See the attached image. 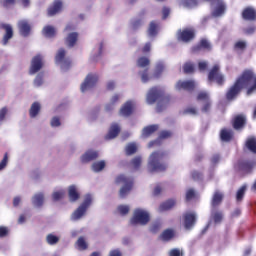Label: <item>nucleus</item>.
I'll return each instance as SVG.
<instances>
[{
  "label": "nucleus",
  "instance_id": "39",
  "mask_svg": "<svg viewBox=\"0 0 256 256\" xmlns=\"http://www.w3.org/2000/svg\"><path fill=\"white\" fill-rule=\"evenodd\" d=\"M138 148H137V144L135 143H129L127 144L126 148H125V153L128 157H130V155H135V153H137Z\"/></svg>",
  "mask_w": 256,
  "mask_h": 256
},
{
  "label": "nucleus",
  "instance_id": "43",
  "mask_svg": "<svg viewBox=\"0 0 256 256\" xmlns=\"http://www.w3.org/2000/svg\"><path fill=\"white\" fill-rule=\"evenodd\" d=\"M104 169H105V161L104 160H101V161H98V162H94L92 164V170L95 173H99L100 171H103Z\"/></svg>",
  "mask_w": 256,
  "mask_h": 256
},
{
  "label": "nucleus",
  "instance_id": "3",
  "mask_svg": "<svg viewBox=\"0 0 256 256\" xmlns=\"http://www.w3.org/2000/svg\"><path fill=\"white\" fill-rule=\"evenodd\" d=\"M158 99H161V101H159L157 103L156 110L158 113H161V111H163L164 107H167V105H169V103L171 101V97H169V96L163 97V90H161L157 87L151 88L148 91V94L146 97V101H147L148 105H153V103H156Z\"/></svg>",
  "mask_w": 256,
  "mask_h": 256
},
{
  "label": "nucleus",
  "instance_id": "64",
  "mask_svg": "<svg viewBox=\"0 0 256 256\" xmlns=\"http://www.w3.org/2000/svg\"><path fill=\"white\" fill-rule=\"evenodd\" d=\"M255 30H256V26L252 25V26L245 28L243 30V32L245 33V35H253V33H255Z\"/></svg>",
  "mask_w": 256,
  "mask_h": 256
},
{
  "label": "nucleus",
  "instance_id": "12",
  "mask_svg": "<svg viewBox=\"0 0 256 256\" xmlns=\"http://www.w3.org/2000/svg\"><path fill=\"white\" fill-rule=\"evenodd\" d=\"M195 39V29L186 28L178 32V41L182 43H191Z\"/></svg>",
  "mask_w": 256,
  "mask_h": 256
},
{
  "label": "nucleus",
  "instance_id": "55",
  "mask_svg": "<svg viewBox=\"0 0 256 256\" xmlns=\"http://www.w3.org/2000/svg\"><path fill=\"white\" fill-rule=\"evenodd\" d=\"M161 230V222H155L150 226L151 233H159Z\"/></svg>",
  "mask_w": 256,
  "mask_h": 256
},
{
  "label": "nucleus",
  "instance_id": "9",
  "mask_svg": "<svg viewBox=\"0 0 256 256\" xmlns=\"http://www.w3.org/2000/svg\"><path fill=\"white\" fill-rule=\"evenodd\" d=\"M149 213L142 209H136L130 220L131 225H147L149 223Z\"/></svg>",
  "mask_w": 256,
  "mask_h": 256
},
{
  "label": "nucleus",
  "instance_id": "56",
  "mask_svg": "<svg viewBox=\"0 0 256 256\" xmlns=\"http://www.w3.org/2000/svg\"><path fill=\"white\" fill-rule=\"evenodd\" d=\"M201 111L202 113H209V111H211V100L204 102L201 107Z\"/></svg>",
  "mask_w": 256,
  "mask_h": 256
},
{
  "label": "nucleus",
  "instance_id": "37",
  "mask_svg": "<svg viewBox=\"0 0 256 256\" xmlns=\"http://www.w3.org/2000/svg\"><path fill=\"white\" fill-rule=\"evenodd\" d=\"M175 237V231L173 229H166L161 234L162 241H171Z\"/></svg>",
  "mask_w": 256,
  "mask_h": 256
},
{
  "label": "nucleus",
  "instance_id": "44",
  "mask_svg": "<svg viewBox=\"0 0 256 256\" xmlns=\"http://www.w3.org/2000/svg\"><path fill=\"white\" fill-rule=\"evenodd\" d=\"M76 245H77L79 251H85L89 247L87 245V242L85 241L84 237H79L77 242H76Z\"/></svg>",
  "mask_w": 256,
  "mask_h": 256
},
{
  "label": "nucleus",
  "instance_id": "28",
  "mask_svg": "<svg viewBox=\"0 0 256 256\" xmlns=\"http://www.w3.org/2000/svg\"><path fill=\"white\" fill-rule=\"evenodd\" d=\"M156 131H159V125L157 124L148 125L144 127L142 130V138L148 139V137L150 135H153V133H155Z\"/></svg>",
  "mask_w": 256,
  "mask_h": 256
},
{
  "label": "nucleus",
  "instance_id": "30",
  "mask_svg": "<svg viewBox=\"0 0 256 256\" xmlns=\"http://www.w3.org/2000/svg\"><path fill=\"white\" fill-rule=\"evenodd\" d=\"M220 139L225 143H229V141L233 140V130H229L227 128H223L220 131Z\"/></svg>",
  "mask_w": 256,
  "mask_h": 256
},
{
  "label": "nucleus",
  "instance_id": "62",
  "mask_svg": "<svg viewBox=\"0 0 256 256\" xmlns=\"http://www.w3.org/2000/svg\"><path fill=\"white\" fill-rule=\"evenodd\" d=\"M65 195V192L63 191H57V192H54L52 197H53V200L54 201H59V199H63V196Z\"/></svg>",
  "mask_w": 256,
  "mask_h": 256
},
{
  "label": "nucleus",
  "instance_id": "46",
  "mask_svg": "<svg viewBox=\"0 0 256 256\" xmlns=\"http://www.w3.org/2000/svg\"><path fill=\"white\" fill-rule=\"evenodd\" d=\"M17 3V0H2L0 2V5L4 9H11V7H15V4Z\"/></svg>",
  "mask_w": 256,
  "mask_h": 256
},
{
  "label": "nucleus",
  "instance_id": "10",
  "mask_svg": "<svg viewBox=\"0 0 256 256\" xmlns=\"http://www.w3.org/2000/svg\"><path fill=\"white\" fill-rule=\"evenodd\" d=\"M97 81H99V76H97V74H88L80 87L82 93L89 91V89H93V87L97 85Z\"/></svg>",
  "mask_w": 256,
  "mask_h": 256
},
{
  "label": "nucleus",
  "instance_id": "35",
  "mask_svg": "<svg viewBox=\"0 0 256 256\" xmlns=\"http://www.w3.org/2000/svg\"><path fill=\"white\" fill-rule=\"evenodd\" d=\"M225 3H223V1H219L217 7L215 8V10L213 11V16L214 17H221V15H223V13H225Z\"/></svg>",
  "mask_w": 256,
  "mask_h": 256
},
{
  "label": "nucleus",
  "instance_id": "29",
  "mask_svg": "<svg viewBox=\"0 0 256 256\" xmlns=\"http://www.w3.org/2000/svg\"><path fill=\"white\" fill-rule=\"evenodd\" d=\"M177 205V201L175 199H168L159 206V211L163 213V211H171L173 207Z\"/></svg>",
  "mask_w": 256,
  "mask_h": 256
},
{
  "label": "nucleus",
  "instance_id": "19",
  "mask_svg": "<svg viewBox=\"0 0 256 256\" xmlns=\"http://www.w3.org/2000/svg\"><path fill=\"white\" fill-rule=\"evenodd\" d=\"M176 89L177 91H194L195 90V81L193 80H187V81H181L179 80L176 83Z\"/></svg>",
  "mask_w": 256,
  "mask_h": 256
},
{
  "label": "nucleus",
  "instance_id": "58",
  "mask_svg": "<svg viewBox=\"0 0 256 256\" xmlns=\"http://www.w3.org/2000/svg\"><path fill=\"white\" fill-rule=\"evenodd\" d=\"M35 87H41L43 85V74H38L34 80Z\"/></svg>",
  "mask_w": 256,
  "mask_h": 256
},
{
  "label": "nucleus",
  "instance_id": "26",
  "mask_svg": "<svg viewBox=\"0 0 256 256\" xmlns=\"http://www.w3.org/2000/svg\"><path fill=\"white\" fill-rule=\"evenodd\" d=\"M99 157V152L88 150L84 155L81 156L82 163H90V161H95Z\"/></svg>",
  "mask_w": 256,
  "mask_h": 256
},
{
  "label": "nucleus",
  "instance_id": "15",
  "mask_svg": "<svg viewBox=\"0 0 256 256\" xmlns=\"http://www.w3.org/2000/svg\"><path fill=\"white\" fill-rule=\"evenodd\" d=\"M200 51H211V42L206 38H201L200 41L191 48L192 53H200Z\"/></svg>",
  "mask_w": 256,
  "mask_h": 256
},
{
  "label": "nucleus",
  "instance_id": "57",
  "mask_svg": "<svg viewBox=\"0 0 256 256\" xmlns=\"http://www.w3.org/2000/svg\"><path fill=\"white\" fill-rule=\"evenodd\" d=\"M212 218L214 223H221V221H223V214L221 212H215Z\"/></svg>",
  "mask_w": 256,
  "mask_h": 256
},
{
  "label": "nucleus",
  "instance_id": "42",
  "mask_svg": "<svg viewBox=\"0 0 256 256\" xmlns=\"http://www.w3.org/2000/svg\"><path fill=\"white\" fill-rule=\"evenodd\" d=\"M196 101L206 103L207 101H211V98L209 97V93L207 91H200L196 96Z\"/></svg>",
  "mask_w": 256,
  "mask_h": 256
},
{
  "label": "nucleus",
  "instance_id": "5",
  "mask_svg": "<svg viewBox=\"0 0 256 256\" xmlns=\"http://www.w3.org/2000/svg\"><path fill=\"white\" fill-rule=\"evenodd\" d=\"M150 65H151V60H149V58L145 56L139 57L136 61V66L139 69H143L138 72V74L141 77L142 83H149V81H151V74H149Z\"/></svg>",
  "mask_w": 256,
  "mask_h": 256
},
{
  "label": "nucleus",
  "instance_id": "11",
  "mask_svg": "<svg viewBox=\"0 0 256 256\" xmlns=\"http://www.w3.org/2000/svg\"><path fill=\"white\" fill-rule=\"evenodd\" d=\"M65 55H67V51L64 48H60L56 53L55 61L62 64V69L67 70L71 67V59L65 58Z\"/></svg>",
  "mask_w": 256,
  "mask_h": 256
},
{
  "label": "nucleus",
  "instance_id": "33",
  "mask_svg": "<svg viewBox=\"0 0 256 256\" xmlns=\"http://www.w3.org/2000/svg\"><path fill=\"white\" fill-rule=\"evenodd\" d=\"M41 111V104L39 102H34L29 110V115L31 119H35L39 115V112Z\"/></svg>",
  "mask_w": 256,
  "mask_h": 256
},
{
  "label": "nucleus",
  "instance_id": "18",
  "mask_svg": "<svg viewBox=\"0 0 256 256\" xmlns=\"http://www.w3.org/2000/svg\"><path fill=\"white\" fill-rule=\"evenodd\" d=\"M241 15L244 21H250L251 23L256 21V9L252 6L244 8Z\"/></svg>",
  "mask_w": 256,
  "mask_h": 256
},
{
  "label": "nucleus",
  "instance_id": "47",
  "mask_svg": "<svg viewBox=\"0 0 256 256\" xmlns=\"http://www.w3.org/2000/svg\"><path fill=\"white\" fill-rule=\"evenodd\" d=\"M245 191H247L246 186L240 187V189L236 193V201L240 203V201H243V198L245 197Z\"/></svg>",
  "mask_w": 256,
  "mask_h": 256
},
{
  "label": "nucleus",
  "instance_id": "16",
  "mask_svg": "<svg viewBox=\"0 0 256 256\" xmlns=\"http://www.w3.org/2000/svg\"><path fill=\"white\" fill-rule=\"evenodd\" d=\"M247 125V118L243 114L236 115L232 120V127L235 131H242Z\"/></svg>",
  "mask_w": 256,
  "mask_h": 256
},
{
  "label": "nucleus",
  "instance_id": "48",
  "mask_svg": "<svg viewBox=\"0 0 256 256\" xmlns=\"http://www.w3.org/2000/svg\"><path fill=\"white\" fill-rule=\"evenodd\" d=\"M46 241L48 245H57V243H59V237L54 234H48L46 236Z\"/></svg>",
  "mask_w": 256,
  "mask_h": 256
},
{
  "label": "nucleus",
  "instance_id": "22",
  "mask_svg": "<svg viewBox=\"0 0 256 256\" xmlns=\"http://www.w3.org/2000/svg\"><path fill=\"white\" fill-rule=\"evenodd\" d=\"M0 29H4L5 31V34L2 39V44L7 45L10 39H13V27L11 26V24H1Z\"/></svg>",
  "mask_w": 256,
  "mask_h": 256
},
{
  "label": "nucleus",
  "instance_id": "25",
  "mask_svg": "<svg viewBox=\"0 0 256 256\" xmlns=\"http://www.w3.org/2000/svg\"><path fill=\"white\" fill-rule=\"evenodd\" d=\"M121 133V128L119 127L118 124H112L108 134L105 135V140L106 141H111V139H115Z\"/></svg>",
  "mask_w": 256,
  "mask_h": 256
},
{
  "label": "nucleus",
  "instance_id": "60",
  "mask_svg": "<svg viewBox=\"0 0 256 256\" xmlns=\"http://www.w3.org/2000/svg\"><path fill=\"white\" fill-rule=\"evenodd\" d=\"M118 211H119L120 215H127V213H129V206L120 205V206H118Z\"/></svg>",
  "mask_w": 256,
  "mask_h": 256
},
{
  "label": "nucleus",
  "instance_id": "49",
  "mask_svg": "<svg viewBox=\"0 0 256 256\" xmlns=\"http://www.w3.org/2000/svg\"><path fill=\"white\" fill-rule=\"evenodd\" d=\"M131 29H133V31H137V29H140L143 25V20L142 19H133L131 20Z\"/></svg>",
  "mask_w": 256,
  "mask_h": 256
},
{
  "label": "nucleus",
  "instance_id": "8",
  "mask_svg": "<svg viewBox=\"0 0 256 256\" xmlns=\"http://www.w3.org/2000/svg\"><path fill=\"white\" fill-rule=\"evenodd\" d=\"M91 203H93V198L88 194L86 195L83 203L73 212L72 221H79V219L87 213V209H89Z\"/></svg>",
  "mask_w": 256,
  "mask_h": 256
},
{
  "label": "nucleus",
  "instance_id": "14",
  "mask_svg": "<svg viewBox=\"0 0 256 256\" xmlns=\"http://www.w3.org/2000/svg\"><path fill=\"white\" fill-rule=\"evenodd\" d=\"M184 228L189 231L195 227L197 223V215L195 212H186L183 214Z\"/></svg>",
  "mask_w": 256,
  "mask_h": 256
},
{
  "label": "nucleus",
  "instance_id": "38",
  "mask_svg": "<svg viewBox=\"0 0 256 256\" xmlns=\"http://www.w3.org/2000/svg\"><path fill=\"white\" fill-rule=\"evenodd\" d=\"M223 201V194L219 191H216L212 198V207H217V205H221Z\"/></svg>",
  "mask_w": 256,
  "mask_h": 256
},
{
  "label": "nucleus",
  "instance_id": "32",
  "mask_svg": "<svg viewBox=\"0 0 256 256\" xmlns=\"http://www.w3.org/2000/svg\"><path fill=\"white\" fill-rule=\"evenodd\" d=\"M245 147L248 149V151H250V153H254V155H256V137H248L245 142Z\"/></svg>",
  "mask_w": 256,
  "mask_h": 256
},
{
  "label": "nucleus",
  "instance_id": "24",
  "mask_svg": "<svg viewBox=\"0 0 256 256\" xmlns=\"http://www.w3.org/2000/svg\"><path fill=\"white\" fill-rule=\"evenodd\" d=\"M77 41H79V33L71 32L65 38V45L71 49L77 45Z\"/></svg>",
  "mask_w": 256,
  "mask_h": 256
},
{
  "label": "nucleus",
  "instance_id": "63",
  "mask_svg": "<svg viewBox=\"0 0 256 256\" xmlns=\"http://www.w3.org/2000/svg\"><path fill=\"white\" fill-rule=\"evenodd\" d=\"M164 69H165V66L163 64H157L154 76L159 77V75L163 73Z\"/></svg>",
  "mask_w": 256,
  "mask_h": 256
},
{
  "label": "nucleus",
  "instance_id": "41",
  "mask_svg": "<svg viewBox=\"0 0 256 256\" xmlns=\"http://www.w3.org/2000/svg\"><path fill=\"white\" fill-rule=\"evenodd\" d=\"M247 49V42L245 40H238L234 44V51H240L243 53Z\"/></svg>",
  "mask_w": 256,
  "mask_h": 256
},
{
  "label": "nucleus",
  "instance_id": "45",
  "mask_svg": "<svg viewBox=\"0 0 256 256\" xmlns=\"http://www.w3.org/2000/svg\"><path fill=\"white\" fill-rule=\"evenodd\" d=\"M120 98H121V96H119V94H115L114 96H112V98L110 100V104L106 105V111H111V109H113V106L115 105V103H119Z\"/></svg>",
  "mask_w": 256,
  "mask_h": 256
},
{
  "label": "nucleus",
  "instance_id": "51",
  "mask_svg": "<svg viewBox=\"0 0 256 256\" xmlns=\"http://www.w3.org/2000/svg\"><path fill=\"white\" fill-rule=\"evenodd\" d=\"M182 7H195L197 0H181Z\"/></svg>",
  "mask_w": 256,
  "mask_h": 256
},
{
  "label": "nucleus",
  "instance_id": "40",
  "mask_svg": "<svg viewBox=\"0 0 256 256\" xmlns=\"http://www.w3.org/2000/svg\"><path fill=\"white\" fill-rule=\"evenodd\" d=\"M141 163H143V158H141V156H136L130 161V165L135 171L140 169Z\"/></svg>",
  "mask_w": 256,
  "mask_h": 256
},
{
  "label": "nucleus",
  "instance_id": "54",
  "mask_svg": "<svg viewBox=\"0 0 256 256\" xmlns=\"http://www.w3.org/2000/svg\"><path fill=\"white\" fill-rule=\"evenodd\" d=\"M8 163H9V155L5 153L2 161L0 162V171H3V169L7 167Z\"/></svg>",
  "mask_w": 256,
  "mask_h": 256
},
{
  "label": "nucleus",
  "instance_id": "31",
  "mask_svg": "<svg viewBox=\"0 0 256 256\" xmlns=\"http://www.w3.org/2000/svg\"><path fill=\"white\" fill-rule=\"evenodd\" d=\"M42 35L48 39H53L57 35V30L51 25H47L42 29Z\"/></svg>",
  "mask_w": 256,
  "mask_h": 256
},
{
  "label": "nucleus",
  "instance_id": "4",
  "mask_svg": "<svg viewBox=\"0 0 256 256\" xmlns=\"http://www.w3.org/2000/svg\"><path fill=\"white\" fill-rule=\"evenodd\" d=\"M115 185H122L119 190V196L121 199H125L133 189V178L127 177L125 174H120L115 178Z\"/></svg>",
  "mask_w": 256,
  "mask_h": 256
},
{
  "label": "nucleus",
  "instance_id": "59",
  "mask_svg": "<svg viewBox=\"0 0 256 256\" xmlns=\"http://www.w3.org/2000/svg\"><path fill=\"white\" fill-rule=\"evenodd\" d=\"M50 125L51 127H61V119L58 116L53 117Z\"/></svg>",
  "mask_w": 256,
  "mask_h": 256
},
{
  "label": "nucleus",
  "instance_id": "7",
  "mask_svg": "<svg viewBox=\"0 0 256 256\" xmlns=\"http://www.w3.org/2000/svg\"><path fill=\"white\" fill-rule=\"evenodd\" d=\"M208 81L213 83L215 81L217 85L222 87L225 85V76L221 73V67L219 64H215L208 73Z\"/></svg>",
  "mask_w": 256,
  "mask_h": 256
},
{
  "label": "nucleus",
  "instance_id": "13",
  "mask_svg": "<svg viewBox=\"0 0 256 256\" xmlns=\"http://www.w3.org/2000/svg\"><path fill=\"white\" fill-rule=\"evenodd\" d=\"M41 69H43V56H41V54H38L34 56L31 60L29 74L35 75V73H39Z\"/></svg>",
  "mask_w": 256,
  "mask_h": 256
},
{
  "label": "nucleus",
  "instance_id": "17",
  "mask_svg": "<svg viewBox=\"0 0 256 256\" xmlns=\"http://www.w3.org/2000/svg\"><path fill=\"white\" fill-rule=\"evenodd\" d=\"M171 137H173V133L171 131L163 130L160 132L158 139L149 142L148 147L149 149H151V147H159L163 139H171Z\"/></svg>",
  "mask_w": 256,
  "mask_h": 256
},
{
  "label": "nucleus",
  "instance_id": "2",
  "mask_svg": "<svg viewBox=\"0 0 256 256\" xmlns=\"http://www.w3.org/2000/svg\"><path fill=\"white\" fill-rule=\"evenodd\" d=\"M169 154L166 151H154L151 153L148 161V170L150 173H163L167 171V164L163 163V159Z\"/></svg>",
  "mask_w": 256,
  "mask_h": 256
},
{
  "label": "nucleus",
  "instance_id": "36",
  "mask_svg": "<svg viewBox=\"0 0 256 256\" xmlns=\"http://www.w3.org/2000/svg\"><path fill=\"white\" fill-rule=\"evenodd\" d=\"M45 201V196L41 193L34 195L32 198V203L36 207H43V203Z\"/></svg>",
  "mask_w": 256,
  "mask_h": 256
},
{
  "label": "nucleus",
  "instance_id": "21",
  "mask_svg": "<svg viewBox=\"0 0 256 256\" xmlns=\"http://www.w3.org/2000/svg\"><path fill=\"white\" fill-rule=\"evenodd\" d=\"M18 29L22 37H29L31 35V23L27 20H20L18 22Z\"/></svg>",
  "mask_w": 256,
  "mask_h": 256
},
{
  "label": "nucleus",
  "instance_id": "23",
  "mask_svg": "<svg viewBox=\"0 0 256 256\" xmlns=\"http://www.w3.org/2000/svg\"><path fill=\"white\" fill-rule=\"evenodd\" d=\"M135 109V104L131 101H127L120 109V115L122 117H130V115H133V111Z\"/></svg>",
  "mask_w": 256,
  "mask_h": 256
},
{
  "label": "nucleus",
  "instance_id": "34",
  "mask_svg": "<svg viewBox=\"0 0 256 256\" xmlns=\"http://www.w3.org/2000/svg\"><path fill=\"white\" fill-rule=\"evenodd\" d=\"M157 33H159V24L155 21L150 22V26L148 28L149 37H157Z\"/></svg>",
  "mask_w": 256,
  "mask_h": 256
},
{
  "label": "nucleus",
  "instance_id": "27",
  "mask_svg": "<svg viewBox=\"0 0 256 256\" xmlns=\"http://www.w3.org/2000/svg\"><path fill=\"white\" fill-rule=\"evenodd\" d=\"M68 197L71 203H75V201H79L81 194H79V190H77V186L75 185L69 186Z\"/></svg>",
  "mask_w": 256,
  "mask_h": 256
},
{
  "label": "nucleus",
  "instance_id": "20",
  "mask_svg": "<svg viewBox=\"0 0 256 256\" xmlns=\"http://www.w3.org/2000/svg\"><path fill=\"white\" fill-rule=\"evenodd\" d=\"M63 9V2L61 0H55L53 4L48 7L47 9V15L48 17H55L57 13H61Z\"/></svg>",
  "mask_w": 256,
  "mask_h": 256
},
{
  "label": "nucleus",
  "instance_id": "61",
  "mask_svg": "<svg viewBox=\"0 0 256 256\" xmlns=\"http://www.w3.org/2000/svg\"><path fill=\"white\" fill-rule=\"evenodd\" d=\"M9 235V228L5 226H0V239L7 237Z\"/></svg>",
  "mask_w": 256,
  "mask_h": 256
},
{
  "label": "nucleus",
  "instance_id": "50",
  "mask_svg": "<svg viewBox=\"0 0 256 256\" xmlns=\"http://www.w3.org/2000/svg\"><path fill=\"white\" fill-rule=\"evenodd\" d=\"M184 73L189 74V73H195V66L191 62H187L183 66Z\"/></svg>",
  "mask_w": 256,
  "mask_h": 256
},
{
  "label": "nucleus",
  "instance_id": "1",
  "mask_svg": "<svg viewBox=\"0 0 256 256\" xmlns=\"http://www.w3.org/2000/svg\"><path fill=\"white\" fill-rule=\"evenodd\" d=\"M243 89H247L246 95H253L256 91V75L251 69H246L240 74L226 91L225 98L228 101H235Z\"/></svg>",
  "mask_w": 256,
  "mask_h": 256
},
{
  "label": "nucleus",
  "instance_id": "52",
  "mask_svg": "<svg viewBox=\"0 0 256 256\" xmlns=\"http://www.w3.org/2000/svg\"><path fill=\"white\" fill-rule=\"evenodd\" d=\"M195 195V190L193 188L188 189L185 197L186 201H192V199H195Z\"/></svg>",
  "mask_w": 256,
  "mask_h": 256
},
{
  "label": "nucleus",
  "instance_id": "6",
  "mask_svg": "<svg viewBox=\"0 0 256 256\" xmlns=\"http://www.w3.org/2000/svg\"><path fill=\"white\" fill-rule=\"evenodd\" d=\"M256 163L254 160H238L234 164V170L236 173H239L241 175H249L253 171V168L255 167Z\"/></svg>",
  "mask_w": 256,
  "mask_h": 256
},
{
  "label": "nucleus",
  "instance_id": "53",
  "mask_svg": "<svg viewBox=\"0 0 256 256\" xmlns=\"http://www.w3.org/2000/svg\"><path fill=\"white\" fill-rule=\"evenodd\" d=\"M183 115H198L197 108L188 107V108L183 110Z\"/></svg>",
  "mask_w": 256,
  "mask_h": 256
}]
</instances>
